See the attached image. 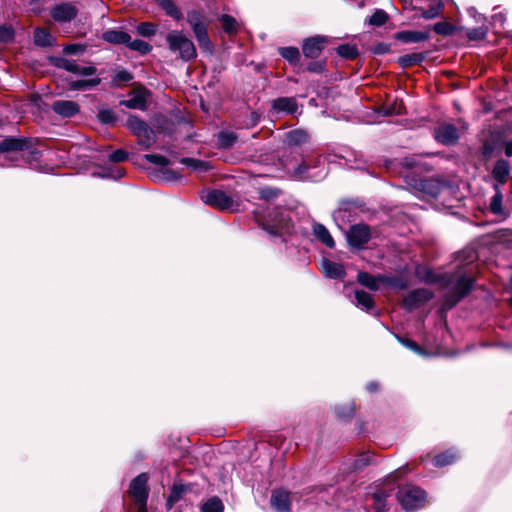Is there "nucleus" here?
Instances as JSON below:
<instances>
[{"label":"nucleus","instance_id":"obj_1","mask_svg":"<svg viewBox=\"0 0 512 512\" xmlns=\"http://www.w3.org/2000/svg\"><path fill=\"white\" fill-rule=\"evenodd\" d=\"M187 22L191 26L199 48L203 53L212 55L214 44L208 34L210 20L202 9H193L187 12Z\"/></svg>","mask_w":512,"mask_h":512},{"label":"nucleus","instance_id":"obj_2","mask_svg":"<svg viewBox=\"0 0 512 512\" xmlns=\"http://www.w3.org/2000/svg\"><path fill=\"white\" fill-rule=\"evenodd\" d=\"M166 42L169 50L174 54H178L179 58L184 62H189L197 57V50L193 41L183 31H170L166 35Z\"/></svg>","mask_w":512,"mask_h":512},{"label":"nucleus","instance_id":"obj_3","mask_svg":"<svg viewBox=\"0 0 512 512\" xmlns=\"http://www.w3.org/2000/svg\"><path fill=\"white\" fill-rule=\"evenodd\" d=\"M123 113L126 114L125 111ZM126 128L138 138V144L145 149H149L156 141L154 130L149 124L135 114L127 113L125 122Z\"/></svg>","mask_w":512,"mask_h":512},{"label":"nucleus","instance_id":"obj_4","mask_svg":"<svg viewBox=\"0 0 512 512\" xmlns=\"http://www.w3.org/2000/svg\"><path fill=\"white\" fill-rule=\"evenodd\" d=\"M475 282V278L461 274L450 291L444 296L443 307L447 310L455 307L473 291Z\"/></svg>","mask_w":512,"mask_h":512},{"label":"nucleus","instance_id":"obj_5","mask_svg":"<svg viewBox=\"0 0 512 512\" xmlns=\"http://www.w3.org/2000/svg\"><path fill=\"white\" fill-rule=\"evenodd\" d=\"M39 140L33 137L7 136L0 141V154L28 151L33 159H38L41 152L37 149Z\"/></svg>","mask_w":512,"mask_h":512},{"label":"nucleus","instance_id":"obj_6","mask_svg":"<svg viewBox=\"0 0 512 512\" xmlns=\"http://www.w3.org/2000/svg\"><path fill=\"white\" fill-rule=\"evenodd\" d=\"M396 497L405 511H414L424 507L426 491L415 485H406L399 488Z\"/></svg>","mask_w":512,"mask_h":512},{"label":"nucleus","instance_id":"obj_7","mask_svg":"<svg viewBox=\"0 0 512 512\" xmlns=\"http://www.w3.org/2000/svg\"><path fill=\"white\" fill-rule=\"evenodd\" d=\"M410 185H412L417 191L432 198H437L444 189L449 187L448 182L439 176H413Z\"/></svg>","mask_w":512,"mask_h":512},{"label":"nucleus","instance_id":"obj_8","mask_svg":"<svg viewBox=\"0 0 512 512\" xmlns=\"http://www.w3.org/2000/svg\"><path fill=\"white\" fill-rule=\"evenodd\" d=\"M290 218L281 207H275L269 212L267 219L259 225L271 236H280L284 229L289 226Z\"/></svg>","mask_w":512,"mask_h":512},{"label":"nucleus","instance_id":"obj_9","mask_svg":"<svg viewBox=\"0 0 512 512\" xmlns=\"http://www.w3.org/2000/svg\"><path fill=\"white\" fill-rule=\"evenodd\" d=\"M371 239V227L366 223L352 224L346 233L347 243L354 250L364 249Z\"/></svg>","mask_w":512,"mask_h":512},{"label":"nucleus","instance_id":"obj_10","mask_svg":"<svg viewBox=\"0 0 512 512\" xmlns=\"http://www.w3.org/2000/svg\"><path fill=\"white\" fill-rule=\"evenodd\" d=\"M152 94V91L146 86L141 83H137L128 93L130 98L127 100H120L119 105L128 109H138L145 111L148 108V100Z\"/></svg>","mask_w":512,"mask_h":512},{"label":"nucleus","instance_id":"obj_11","mask_svg":"<svg viewBox=\"0 0 512 512\" xmlns=\"http://www.w3.org/2000/svg\"><path fill=\"white\" fill-rule=\"evenodd\" d=\"M329 39L324 35H314L304 38L301 43V51L305 58L318 59L323 53Z\"/></svg>","mask_w":512,"mask_h":512},{"label":"nucleus","instance_id":"obj_12","mask_svg":"<svg viewBox=\"0 0 512 512\" xmlns=\"http://www.w3.org/2000/svg\"><path fill=\"white\" fill-rule=\"evenodd\" d=\"M434 297L432 291L426 288H417L410 291L402 300L401 306L407 312H412L422 304Z\"/></svg>","mask_w":512,"mask_h":512},{"label":"nucleus","instance_id":"obj_13","mask_svg":"<svg viewBox=\"0 0 512 512\" xmlns=\"http://www.w3.org/2000/svg\"><path fill=\"white\" fill-rule=\"evenodd\" d=\"M201 199L206 205L219 210H228L233 206V199L224 191L219 189H212L201 196Z\"/></svg>","mask_w":512,"mask_h":512},{"label":"nucleus","instance_id":"obj_14","mask_svg":"<svg viewBox=\"0 0 512 512\" xmlns=\"http://www.w3.org/2000/svg\"><path fill=\"white\" fill-rule=\"evenodd\" d=\"M148 480L149 477L147 473H140L131 480L128 493L134 501H148Z\"/></svg>","mask_w":512,"mask_h":512},{"label":"nucleus","instance_id":"obj_15","mask_svg":"<svg viewBox=\"0 0 512 512\" xmlns=\"http://www.w3.org/2000/svg\"><path fill=\"white\" fill-rule=\"evenodd\" d=\"M78 15V8L72 2L55 4L50 10V16L55 22L66 23L75 19Z\"/></svg>","mask_w":512,"mask_h":512},{"label":"nucleus","instance_id":"obj_16","mask_svg":"<svg viewBox=\"0 0 512 512\" xmlns=\"http://www.w3.org/2000/svg\"><path fill=\"white\" fill-rule=\"evenodd\" d=\"M435 140L445 146L455 145L459 140V132L454 124L444 123L434 130Z\"/></svg>","mask_w":512,"mask_h":512},{"label":"nucleus","instance_id":"obj_17","mask_svg":"<svg viewBox=\"0 0 512 512\" xmlns=\"http://www.w3.org/2000/svg\"><path fill=\"white\" fill-rule=\"evenodd\" d=\"M291 493L284 488L272 490L270 496V505L275 512H291L292 502Z\"/></svg>","mask_w":512,"mask_h":512},{"label":"nucleus","instance_id":"obj_18","mask_svg":"<svg viewBox=\"0 0 512 512\" xmlns=\"http://www.w3.org/2000/svg\"><path fill=\"white\" fill-rule=\"evenodd\" d=\"M51 108L62 118H72L80 112V105L72 100H56Z\"/></svg>","mask_w":512,"mask_h":512},{"label":"nucleus","instance_id":"obj_19","mask_svg":"<svg viewBox=\"0 0 512 512\" xmlns=\"http://www.w3.org/2000/svg\"><path fill=\"white\" fill-rule=\"evenodd\" d=\"M393 38L401 43H419L430 38L428 31L401 30L393 34Z\"/></svg>","mask_w":512,"mask_h":512},{"label":"nucleus","instance_id":"obj_20","mask_svg":"<svg viewBox=\"0 0 512 512\" xmlns=\"http://www.w3.org/2000/svg\"><path fill=\"white\" fill-rule=\"evenodd\" d=\"M192 491V484H183L174 482L170 488L169 495L166 498V508L168 510L172 509L173 506L180 501L184 494Z\"/></svg>","mask_w":512,"mask_h":512},{"label":"nucleus","instance_id":"obj_21","mask_svg":"<svg viewBox=\"0 0 512 512\" xmlns=\"http://www.w3.org/2000/svg\"><path fill=\"white\" fill-rule=\"evenodd\" d=\"M510 169V163L506 159L500 158L495 162L491 175L498 186L504 185L507 182Z\"/></svg>","mask_w":512,"mask_h":512},{"label":"nucleus","instance_id":"obj_22","mask_svg":"<svg viewBox=\"0 0 512 512\" xmlns=\"http://www.w3.org/2000/svg\"><path fill=\"white\" fill-rule=\"evenodd\" d=\"M322 272L329 279L343 280L346 276V270L342 264L326 258L322 260Z\"/></svg>","mask_w":512,"mask_h":512},{"label":"nucleus","instance_id":"obj_23","mask_svg":"<svg viewBox=\"0 0 512 512\" xmlns=\"http://www.w3.org/2000/svg\"><path fill=\"white\" fill-rule=\"evenodd\" d=\"M430 51L414 52L398 57L397 63L402 69L421 65L429 56Z\"/></svg>","mask_w":512,"mask_h":512},{"label":"nucleus","instance_id":"obj_24","mask_svg":"<svg viewBox=\"0 0 512 512\" xmlns=\"http://www.w3.org/2000/svg\"><path fill=\"white\" fill-rule=\"evenodd\" d=\"M459 458V454L455 448H449L441 453L431 457L432 465L436 468H443L445 466L454 464Z\"/></svg>","mask_w":512,"mask_h":512},{"label":"nucleus","instance_id":"obj_25","mask_svg":"<svg viewBox=\"0 0 512 512\" xmlns=\"http://www.w3.org/2000/svg\"><path fill=\"white\" fill-rule=\"evenodd\" d=\"M48 63L56 68L64 69L75 75H80L81 66L76 63L75 60L67 59L60 56H48Z\"/></svg>","mask_w":512,"mask_h":512},{"label":"nucleus","instance_id":"obj_26","mask_svg":"<svg viewBox=\"0 0 512 512\" xmlns=\"http://www.w3.org/2000/svg\"><path fill=\"white\" fill-rule=\"evenodd\" d=\"M150 176L155 181H163V182H175L180 181L183 178L181 172L171 169L168 166L164 168L155 169L150 173Z\"/></svg>","mask_w":512,"mask_h":512},{"label":"nucleus","instance_id":"obj_27","mask_svg":"<svg viewBox=\"0 0 512 512\" xmlns=\"http://www.w3.org/2000/svg\"><path fill=\"white\" fill-rule=\"evenodd\" d=\"M64 80L67 82V88L70 91H86L101 83L99 77L84 80H73L71 77H65Z\"/></svg>","mask_w":512,"mask_h":512},{"label":"nucleus","instance_id":"obj_28","mask_svg":"<svg viewBox=\"0 0 512 512\" xmlns=\"http://www.w3.org/2000/svg\"><path fill=\"white\" fill-rule=\"evenodd\" d=\"M354 295L357 304L364 308L366 312L371 313L373 315L380 314L379 311H376V303L373 296L370 293L364 290H355Z\"/></svg>","mask_w":512,"mask_h":512},{"label":"nucleus","instance_id":"obj_29","mask_svg":"<svg viewBox=\"0 0 512 512\" xmlns=\"http://www.w3.org/2000/svg\"><path fill=\"white\" fill-rule=\"evenodd\" d=\"M102 39L110 44L125 45L127 47L130 34L122 30L108 29L102 33Z\"/></svg>","mask_w":512,"mask_h":512},{"label":"nucleus","instance_id":"obj_30","mask_svg":"<svg viewBox=\"0 0 512 512\" xmlns=\"http://www.w3.org/2000/svg\"><path fill=\"white\" fill-rule=\"evenodd\" d=\"M272 108L292 115L297 112L298 104L293 97H278L272 101Z\"/></svg>","mask_w":512,"mask_h":512},{"label":"nucleus","instance_id":"obj_31","mask_svg":"<svg viewBox=\"0 0 512 512\" xmlns=\"http://www.w3.org/2000/svg\"><path fill=\"white\" fill-rule=\"evenodd\" d=\"M382 277H383V274L372 275L366 271H359L357 274V281L362 286H364L372 291H377V290H379L380 285L382 284V281H380V279Z\"/></svg>","mask_w":512,"mask_h":512},{"label":"nucleus","instance_id":"obj_32","mask_svg":"<svg viewBox=\"0 0 512 512\" xmlns=\"http://www.w3.org/2000/svg\"><path fill=\"white\" fill-rule=\"evenodd\" d=\"M495 190V194L492 196L489 204L490 212L494 215L501 216L506 219L509 216V213L503 209V194L497 184L493 186Z\"/></svg>","mask_w":512,"mask_h":512},{"label":"nucleus","instance_id":"obj_33","mask_svg":"<svg viewBox=\"0 0 512 512\" xmlns=\"http://www.w3.org/2000/svg\"><path fill=\"white\" fill-rule=\"evenodd\" d=\"M376 460L374 455L370 452H361L359 453L351 466L349 467V472L357 473L363 471L369 465L375 464Z\"/></svg>","mask_w":512,"mask_h":512},{"label":"nucleus","instance_id":"obj_34","mask_svg":"<svg viewBox=\"0 0 512 512\" xmlns=\"http://www.w3.org/2000/svg\"><path fill=\"white\" fill-rule=\"evenodd\" d=\"M278 54L292 66L301 64V54L298 47L284 46L278 48Z\"/></svg>","mask_w":512,"mask_h":512},{"label":"nucleus","instance_id":"obj_35","mask_svg":"<svg viewBox=\"0 0 512 512\" xmlns=\"http://www.w3.org/2000/svg\"><path fill=\"white\" fill-rule=\"evenodd\" d=\"M56 38L45 28H36L34 31V44L39 47H51Z\"/></svg>","mask_w":512,"mask_h":512},{"label":"nucleus","instance_id":"obj_36","mask_svg":"<svg viewBox=\"0 0 512 512\" xmlns=\"http://www.w3.org/2000/svg\"><path fill=\"white\" fill-rule=\"evenodd\" d=\"M313 234L315 237L326 245L328 248H335V241L331 236L329 230L321 223H314L313 225Z\"/></svg>","mask_w":512,"mask_h":512},{"label":"nucleus","instance_id":"obj_37","mask_svg":"<svg viewBox=\"0 0 512 512\" xmlns=\"http://www.w3.org/2000/svg\"><path fill=\"white\" fill-rule=\"evenodd\" d=\"M355 411L356 408L354 402L337 405L334 408L337 419L345 423L350 422L354 418Z\"/></svg>","mask_w":512,"mask_h":512},{"label":"nucleus","instance_id":"obj_38","mask_svg":"<svg viewBox=\"0 0 512 512\" xmlns=\"http://www.w3.org/2000/svg\"><path fill=\"white\" fill-rule=\"evenodd\" d=\"M179 162L189 169L193 171H198L201 173H205L212 169V165L209 161L191 158V157H183L179 160Z\"/></svg>","mask_w":512,"mask_h":512},{"label":"nucleus","instance_id":"obj_39","mask_svg":"<svg viewBox=\"0 0 512 512\" xmlns=\"http://www.w3.org/2000/svg\"><path fill=\"white\" fill-rule=\"evenodd\" d=\"M96 118L100 124L106 126H115L118 122L117 114L107 106H102L98 109Z\"/></svg>","mask_w":512,"mask_h":512},{"label":"nucleus","instance_id":"obj_40","mask_svg":"<svg viewBox=\"0 0 512 512\" xmlns=\"http://www.w3.org/2000/svg\"><path fill=\"white\" fill-rule=\"evenodd\" d=\"M165 13L173 19L179 21L183 18V14L176 6L173 0H153Z\"/></svg>","mask_w":512,"mask_h":512},{"label":"nucleus","instance_id":"obj_41","mask_svg":"<svg viewBox=\"0 0 512 512\" xmlns=\"http://www.w3.org/2000/svg\"><path fill=\"white\" fill-rule=\"evenodd\" d=\"M238 140V135L233 131H220L217 134V146L220 149L232 148Z\"/></svg>","mask_w":512,"mask_h":512},{"label":"nucleus","instance_id":"obj_42","mask_svg":"<svg viewBox=\"0 0 512 512\" xmlns=\"http://www.w3.org/2000/svg\"><path fill=\"white\" fill-rule=\"evenodd\" d=\"M380 281H382L383 285L392 287L397 290H406L409 287L408 281L402 276L383 274V277L380 279Z\"/></svg>","mask_w":512,"mask_h":512},{"label":"nucleus","instance_id":"obj_43","mask_svg":"<svg viewBox=\"0 0 512 512\" xmlns=\"http://www.w3.org/2000/svg\"><path fill=\"white\" fill-rule=\"evenodd\" d=\"M308 138V133L302 129H293L286 133V141L290 146H299L306 143Z\"/></svg>","mask_w":512,"mask_h":512},{"label":"nucleus","instance_id":"obj_44","mask_svg":"<svg viewBox=\"0 0 512 512\" xmlns=\"http://www.w3.org/2000/svg\"><path fill=\"white\" fill-rule=\"evenodd\" d=\"M218 19L221 22L222 29L226 34L232 36L238 33L239 25L233 16L229 14H222Z\"/></svg>","mask_w":512,"mask_h":512},{"label":"nucleus","instance_id":"obj_45","mask_svg":"<svg viewBox=\"0 0 512 512\" xmlns=\"http://www.w3.org/2000/svg\"><path fill=\"white\" fill-rule=\"evenodd\" d=\"M336 53L343 59L355 60L359 57L360 53L356 45L349 43L341 44L336 48Z\"/></svg>","mask_w":512,"mask_h":512},{"label":"nucleus","instance_id":"obj_46","mask_svg":"<svg viewBox=\"0 0 512 512\" xmlns=\"http://www.w3.org/2000/svg\"><path fill=\"white\" fill-rule=\"evenodd\" d=\"M134 79L133 73L122 68L117 70L111 79V86L114 88L121 87L123 84L129 83Z\"/></svg>","mask_w":512,"mask_h":512},{"label":"nucleus","instance_id":"obj_47","mask_svg":"<svg viewBox=\"0 0 512 512\" xmlns=\"http://www.w3.org/2000/svg\"><path fill=\"white\" fill-rule=\"evenodd\" d=\"M501 134H498L497 137L493 140H485L481 146L480 152L483 160H489L497 146L500 145Z\"/></svg>","mask_w":512,"mask_h":512},{"label":"nucleus","instance_id":"obj_48","mask_svg":"<svg viewBox=\"0 0 512 512\" xmlns=\"http://www.w3.org/2000/svg\"><path fill=\"white\" fill-rule=\"evenodd\" d=\"M283 194V191L278 187L264 186L258 189V197L260 200L273 201Z\"/></svg>","mask_w":512,"mask_h":512},{"label":"nucleus","instance_id":"obj_49","mask_svg":"<svg viewBox=\"0 0 512 512\" xmlns=\"http://www.w3.org/2000/svg\"><path fill=\"white\" fill-rule=\"evenodd\" d=\"M201 512H224V504L218 496L207 499L200 507Z\"/></svg>","mask_w":512,"mask_h":512},{"label":"nucleus","instance_id":"obj_50","mask_svg":"<svg viewBox=\"0 0 512 512\" xmlns=\"http://www.w3.org/2000/svg\"><path fill=\"white\" fill-rule=\"evenodd\" d=\"M127 47L130 50L139 52L141 55H147L153 49V47H152V45L150 43H148V42H146L144 40H141V39H134V40H132L131 38H130L128 44H127Z\"/></svg>","mask_w":512,"mask_h":512},{"label":"nucleus","instance_id":"obj_51","mask_svg":"<svg viewBox=\"0 0 512 512\" xmlns=\"http://www.w3.org/2000/svg\"><path fill=\"white\" fill-rule=\"evenodd\" d=\"M389 15L383 9H376L374 13L368 18L367 23L371 26L381 27L387 23Z\"/></svg>","mask_w":512,"mask_h":512},{"label":"nucleus","instance_id":"obj_52","mask_svg":"<svg viewBox=\"0 0 512 512\" xmlns=\"http://www.w3.org/2000/svg\"><path fill=\"white\" fill-rule=\"evenodd\" d=\"M432 30L442 36H451L456 31V26L448 21H440L432 26Z\"/></svg>","mask_w":512,"mask_h":512},{"label":"nucleus","instance_id":"obj_53","mask_svg":"<svg viewBox=\"0 0 512 512\" xmlns=\"http://www.w3.org/2000/svg\"><path fill=\"white\" fill-rule=\"evenodd\" d=\"M397 340L406 348L410 349L418 355H426L427 351L424 347L420 346L417 342L407 336H397Z\"/></svg>","mask_w":512,"mask_h":512},{"label":"nucleus","instance_id":"obj_54","mask_svg":"<svg viewBox=\"0 0 512 512\" xmlns=\"http://www.w3.org/2000/svg\"><path fill=\"white\" fill-rule=\"evenodd\" d=\"M424 273L420 274V267H417L416 269V275L423 280L426 283L433 284L440 282L444 276L443 275H437L431 268L425 267L423 268Z\"/></svg>","mask_w":512,"mask_h":512},{"label":"nucleus","instance_id":"obj_55","mask_svg":"<svg viewBox=\"0 0 512 512\" xmlns=\"http://www.w3.org/2000/svg\"><path fill=\"white\" fill-rule=\"evenodd\" d=\"M157 24L153 22H141L136 26V32L146 38L154 36L157 32Z\"/></svg>","mask_w":512,"mask_h":512},{"label":"nucleus","instance_id":"obj_56","mask_svg":"<svg viewBox=\"0 0 512 512\" xmlns=\"http://www.w3.org/2000/svg\"><path fill=\"white\" fill-rule=\"evenodd\" d=\"M304 71L313 74H323L327 72V58H323L320 60L314 59V61H311L307 64Z\"/></svg>","mask_w":512,"mask_h":512},{"label":"nucleus","instance_id":"obj_57","mask_svg":"<svg viewBox=\"0 0 512 512\" xmlns=\"http://www.w3.org/2000/svg\"><path fill=\"white\" fill-rule=\"evenodd\" d=\"M444 8V4L439 0L438 2L432 4L428 9H423L421 7V17L424 19H434L438 17L441 13V11Z\"/></svg>","mask_w":512,"mask_h":512},{"label":"nucleus","instance_id":"obj_58","mask_svg":"<svg viewBox=\"0 0 512 512\" xmlns=\"http://www.w3.org/2000/svg\"><path fill=\"white\" fill-rule=\"evenodd\" d=\"M15 39V30L10 24L0 25V43L8 44Z\"/></svg>","mask_w":512,"mask_h":512},{"label":"nucleus","instance_id":"obj_59","mask_svg":"<svg viewBox=\"0 0 512 512\" xmlns=\"http://www.w3.org/2000/svg\"><path fill=\"white\" fill-rule=\"evenodd\" d=\"M399 165L407 170L412 169H419L422 170V167L425 165L424 163L420 162V160L416 156H407L402 158L399 161Z\"/></svg>","mask_w":512,"mask_h":512},{"label":"nucleus","instance_id":"obj_60","mask_svg":"<svg viewBox=\"0 0 512 512\" xmlns=\"http://www.w3.org/2000/svg\"><path fill=\"white\" fill-rule=\"evenodd\" d=\"M488 28L486 26H479L469 29L466 33V37L469 41H481L487 36Z\"/></svg>","mask_w":512,"mask_h":512},{"label":"nucleus","instance_id":"obj_61","mask_svg":"<svg viewBox=\"0 0 512 512\" xmlns=\"http://www.w3.org/2000/svg\"><path fill=\"white\" fill-rule=\"evenodd\" d=\"M143 159L152 164L160 166V168H164L165 166H169L171 164V160L161 154H145L143 155Z\"/></svg>","mask_w":512,"mask_h":512},{"label":"nucleus","instance_id":"obj_62","mask_svg":"<svg viewBox=\"0 0 512 512\" xmlns=\"http://www.w3.org/2000/svg\"><path fill=\"white\" fill-rule=\"evenodd\" d=\"M382 113L384 116L403 115L405 113V106L402 102L399 104L394 102L390 105L383 107Z\"/></svg>","mask_w":512,"mask_h":512},{"label":"nucleus","instance_id":"obj_63","mask_svg":"<svg viewBox=\"0 0 512 512\" xmlns=\"http://www.w3.org/2000/svg\"><path fill=\"white\" fill-rule=\"evenodd\" d=\"M386 497L387 495L383 491H377L373 493L372 498L374 501L375 512H385Z\"/></svg>","mask_w":512,"mask_h":512},{"label":"nucleus","instance_id":"obj_64","mask_svg":"<svg viewBox=\"0 0 512 512\" xmlns=\"http://www.w3.org/2000/svg\"><path fill=\"white\" fill-rule=\"evenodd\" d=\"M129 158V153L124 149H117L109 154L108 159L112 163H121Z\"/></svg>","mask_w":512,"mask_h":512}]
</instances>
